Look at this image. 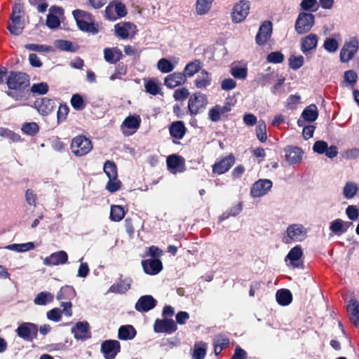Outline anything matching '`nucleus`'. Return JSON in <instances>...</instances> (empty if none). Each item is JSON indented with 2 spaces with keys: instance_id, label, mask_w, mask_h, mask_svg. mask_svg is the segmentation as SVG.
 <instances>
[{
  "instance_id": "f257e3e1",
  "label": "nucleus",
  "mask_w": 359,
  "mask_h": 359,
  "mask_svg": "<svg viewBox=\"0 0 359 359\" xmlns=\"http://www.w3.org/2000/svg\"><path fill=\"white\" fill-rule=\"evenodd\" d=\"M6 83L11 90L7 95L15 100H27L23 92L30 85L29 74L22 72L11 71L6 78Z\"/></svg>"
},
{
  "instance_id": "f03ea898",
  "label": "nucleus",
  "mask_w": 359,
  "mask_h": 359,
  "mask_svg": "<svg viewBox=\"0 0 359 359\" xmlns=\"http://www.w3.org/2000/svg\"><path fill=\"white\" fill-rule=\"evenodd\" d=\"M72 15L81 31L93 35L99 33L100 25L90 13L81 9H76L72 11Z\"/></svg>"
},
{
  "instance_id": "7ed1b4c3",
  "label": "nucleus",
  "mask_w": 359,
  "mask_h": 359,
  "mask_svg": "<svg viewBox=\"0 0 359 359\" xmlns=\"http://www.w3.org/2000/svg\"><path fill=\"white\" fill-rule=\"evenodd\" d=\"M25 14L23 6L21 4H15L12 7L11 20L12 24L8 25L7 29L11 34L19 35L23 29L22 17Z\"/></svg>"
},
{
  "instance_id": "20e7f679",
  "label": "nucleus",
  "mask_w": 359,
  "mask_h": 359,
  "mask_svg": "<svg viewBox=\"0 0 359 359\" xmlns=\"http://www.w3.org/2000/svg\"><path fill=\"white\" fill-rule=\"evenodd\" d=\"M93 147L92 141L82 135L74 137L70 145L72 154L77 157L86 156L93 149Z\"/></svg>"
},
{
  "instance_id": "39448f33",
  "label": "nucleus",
  "mask_w": 359,
  "mask_h": 359,
  "mask_svg": "<svg viewBox=\"0 0 359 359\" xmlns=\"http://www.w3.org/2000/svg\"><path fill=\"white\" fill-rule=\"evenodd\" d=\"M76 297V291L71 285H65L62 287L57 294V300H66L67 302H62L60 306L63 307V311L66 316L71 317L72 316V304L71 300Z\"/></svg>"
},
{
  "instance_id": "423d86ee",
  "label": "nucleus",
  "mask_w": 359,
  "mask_h": 359,
  "mask_svg": "<svg viewBox=\"0 0 359 359\" xmlns=\"http://www.w3.org/2000/svg\"><path fill=\"white\" fill-rule=\"evenodd\" d=\"M208 104V98L201 92L194 93L189 99L188 110L191 116L203 111Z\"/></svg>"
},
{
  "instance_id": "0eeeda50",
  "label": "nucleus",
  "mask_w": 359,
  "mask_h": 359,
  "mask_svg": "<svg viewBox=\"0 0 359 359\" xmlns=\"http://www.w3.org/2000/svg\"><path fill=\"white\" fill-rule=\"evenodd\" d=\"M359 49V41L355 37H351L348 41H345L341 49L339 58L341 62H348L351 60Z\"/></svg>"
},
{
  "instance_id": "6e6552de",
  "label": "nucleus",
  "mask_w": 359,
  "mask_h": 359,
  "mask_svg": "<svg viewBox=\"0 0 359 359\" xmlns=\"http://www.w3.org/2000/svg\"><path fill=\"white\" fill-rule=\"evenodd\" d=\"M315 23V16L312 13H299L295 22L294 28L299 34L309 32Z\"/></svg>"
},
{
  "instance_id": "1a4fd4ad",
  "label": "nucleus",
  "mask_w": 359,
  "mask_h": 359,
  "mask_svg": "<svg viewBox=\"0 0 359 359\" xmlns=\"http://www.w3.org/2000/svg\"><path fill=\"white\" fill-rule=\"evenodd\" d=\"M250 2L248 0H241L236 3L231 12V20L233 23H240L245 20L250 13Z\"/></svg>"
},
{
  "instance_id": "9d476101",
  "label": "nucleus",
  "mask_w": 359,
  "mask_h": 359,
  "mask_svg": "<svg viewBox=\"0 0 359 359\" xmlns=\"http://www.w3.org/2000/svg\"><path fill=\"white\" fill-rule=\"evenodd\" d=\"M38 326L32 323H22L16 329L17 335L27 341H32L37 337Z\"/></svg>"
},
{
  "instance_id": "9b49d317",
  "label": "nucleus",
  "mask_w": 359,
  "mask_h": 359,
  "mask_svg": "<svg viewBox=\"0 0 359 359\" xmlns=\"http://www.w3.org/2000/svg\"><path fill=\"white\" fill-rule=\"evenodd\" d=\"M177 323L172 318L156 319L154 331L156 333L172 334L177 330Z\"/></svg>"
},
{
  "instance_id": "f8f14e48",
  "label": "nucleus",
  "mask_w": 359,
  "mask_h": 359,
  "mask_svg": "<svg viewBox=\"0 0 359 359\" xmlns=\"http://www.w3.org/2000/svg\"><path fill=\"white\" fill-rule=\"evenodd\" d=\"M34 107L42 116H48L54 111L56 104L54 100L48 97L36 98Z\"/></svg>"
},
{
  "instance_id": "ddd939ff",
  "label": "nucleus",
  "mask_w": 359,
  "mask_h": 359,
  "mask_svg": "<svg viewBox=\"0 0 359 359\" xmlns=\"http://www.w3.org/2000/svg\"><path fill=\"white\" fill-rule=\"evenodd\" d=\"M235 161L234 155L229 154L228 156L221 158L213 164L212 172L218 175L224 174L234 165Z\"/></svg>"
},
{
  "instance_id": "4468645a",
  "label": "nucleus",
  "mask_w": 359,
  "mask_h": 359,
  "mask_svg": "<svg viewBox=\"0 0 359 359\" xmlns=\"http://www.w3.org/2000/svg\"><path fill=\"white\" fill-rule=\"evenodd\" d=\"M121 351V344L117 340H105L102 343L101 352L105 359H114Z\"/></svg>"
},
{
  "instance_id": "2eb2a0df",
  "label": "nucleus",
  "mask_w": 359,
  "mask_h": 359,
  "mask_svg": "<svg viewBox=\"0 0 359 359\" xmlns=\"http://www.w3.org/2000/svg\"><path fill=\"white\" fill-rule=\"evenodd\" d=\"M272 182L267 179H260L256 181L252 186L250 194L253 198H259L264 196L272 187Z\"/></svg>"
},
{
  "instance_id": "dca6fc26",
  "label": "nucleus",
  "mask_w": 359,
  "mask_h": 359,
  "mask_svg": "<svg viewBox=\"0 0 359 359\" xmlns=\"http://www.w3.org/2000/svg\"><path fill=\"white\" fill-rule=\"evenodd\" d=\"M141 118L140 116H129L125 118L121 124L123 133L129 136L133 135L140 128Z\"/></svg>"
},
{
  "instance_id": "f3484780",
  "label": "nucleus",
  "mask_w": 359,
  "mask_h": 359,
  "mask_svg": "<svg viewBox=\"0 0 359 359\" xmlns=\"http://www.w3.org/2000/svg\"><path fill=\"white\" fill-rule=\"evenodd\" d=\"M272 29V22L269 20L264 21L259 27L256 35V43L259 46L265 44L271 36Z\"/></svg>"
},
{
  "instance_id": "a211bd4d",
  "label": "nucleus",
  "mask_w": 359,
  "mask_h": 359,
  "mask_svg": "<svg viewBox=\"0 0 359 359\" xmlns=\"http://www.w3.org/2000/svg\"><path fill=\"white\" fill-rule=\"evenodd\" d=\"M142 266L144 273L151 276L158 274L163 269V264L159 259H143Z\"/></svg>"
},
{
  "instance_id": "6ab92c4d",
  "label": "nucleus",
  "mask_w": 359,
  "mask_h": 359,
  "mask_svg": "<svg viewBox=\"0 0 359 359\" xmlns=\"http://www.w3.org/2000/svg\"><path fill=\"white\" fill-rule=\"evenodd\" d=\"M288 238H285V243H289L290 240L302 241L306 236V231L303 226L299 224H291L287 229Z\"/></svg>"
},
{
  "instance_id": "aec40b11",
  "label": "nucleus",
  "mask_w": 359,
  "mask_h": 359,
  "mask_svg": "<svg viewBox=\"0 0 359 359\" xmlns=\"http://www.w3.org/2000/svg\"><path fill=\"white\" fill-rule=\"evenodd\" d=\"M157 304V301L151 295H143L139 298L135 308L140 312H147L153 309Z\"/></svg>"
},
{
  "instance_id": "412c9836",
  "label": "nucleus",
  "mask_w": 359,
  "mask_h": 359,
  "mask_svg": "<svg viewBox=\"0 0 359 359\" xmlns=\"http://www.w3.org/2000/svg\"><path fill=\"white\" fill-rule=\"evenodd\" d=\"M68 261V255L65 251L60 250L52 253L43 259V264L46 266H55L65 264Z\"/></svg>"
},
{
  "instance_id": "4be33fe9",
  "label": "nucleus",
  "mask_w": 359,
  "mask_h": 359,
  "mask_svg": "<svg viewBox=\"0 0 359 359\" xmlns=\"http://www.w3.org/2000/svg\"><path fill=\"white\" fill-rule=\"evenodd\" d=\"M166 163L168 168L173 172L184 171L185 166L184 158L177 154H172L167 157Z\"/></svg>"
},
{
  "instance_id": "5701e85b",
  "label": "nucleus",
  "mask_w": 359,
  "mask_h": 359,
  "mask_svg": "<svg viewBox=\"0 0 359 359\" xmlns=\"http://www.w3.org/2000/svg\"><path fill=\"white\" fill-rule=\"evenodd\" d=\"M318 37L316 34H310L302 38L301 40V50L307 55L311 50H315L317 47Z\"/></svg>"
},
{
  "instance_id": "b1692460",
  "label": "nucleus",
  "mask_w": 359,
  "mask_h": 359,
  "mask_svg": "<svg viewBox=\"0 0 359 359\" xmlns=\"http://www.w3.org/2000/svg\"><path fill=\"white\" fill-rule=\"evenodd\" d=\"M285 157L290 164H294L300 162L302 158L303 151L296 146H287L285 148Z\"/></svg>"
},
{
  "instance_id": "393cba45",
  "label": "nucleus",
  "mask_w": 359,
  "mask_h": 359,
  "mask_svg": "<svg viewBox=\"0 0 359 359\" xmlns=\"http://www.w3.org/2000/svg\"><path fill=\"white\" fill-rule=\"evenodd\" d=\"M303 255V251L300 245L292 248L286 256V259L290 261V264L294 268H304L303 262L299 261Z\"/></svg>"
},
{
  "instance_id": "a878e982",
  "label": "nucleus",
  "mask_w": 359,
  "mask_h": 359,
  "mask_svg": "<svg viewBox=\"0 0 359 359\" xmlns=\"http://www.w3.org/2000/svg\"><path fill=\"white\" fill-rule=\"evenodd\" d=\"M187 79L182 72H174L169 74L164 81L165 85L169 88H174L184 83Z\"/></svg>"
},
{
  "instance_id": "bb28decb",
  "label": "nucleus",
  "mask_w": 359,
  "mask_h": 359,
  "mask_svg": "<svg viewBox=\"0 0 359 359\" xmlns=\"http://www.w3.org/2000/svg\"><path fill=\"white\" fill-rule=\"evenodd\" d=\"M187 132V128L184 126V123L182 121H176L172 123L169 126V133L171 137L177 139L181 140L184 137Z\"/></svg>"
},
{
  "instance_id": "cd10ccee",
  "label": "nucleus",
  "mask_w": 359,
  "mask_h": 359,
  "mask_svg": "<svg viewBox=\"0 0 359 359\" xmlns=\"http://www.w3.org/2000/svg\"><path fill=\"white\" fill-rule=\"evenodd\" d=\"M347 311L352 323L359 328V302L352 299L348 302Z\"/></svg>"
},
{
  "instance_id": "c85d7f7f",
  "label": "nucleus",
  "mask_w": 359,
  "mask_h": 359,
  "mask_svg": "<svg viewBox=\"0 0 359 359\" xmlns=\"http://www.w3.org/2000/svg\"><path fill=\"white\" fill-rule=\"evenodd\" d=\"M72 332L76 339L82 340L86 339L90 337L88 335L89 332V324L87 322H79L72 329Z\"/></svg>"
},
{
  "instance_id": "c756f323",
  "label": "nucleus",
  "mask_w": 359,
  "mask_h": 359,
  "mask_svg": "<svg viewBox=\"0 0 359 359\" xmlns=\"http://www.w3.org/2000/svg\"><path fill=\"white\" fill-rule=\"evenodd\" d=\"M136 330L133 325H121L118 331V337L121 340H130L135 337Z\"/></svg>"
},
{
  "instance_id": "7c9ffc66",
  "label": "nucleus",
  "mask_w": 359,
  "mask_h": 359,
  "mask_svg": "<svg viewBox=\"0 0 359 359\" xmlns=\"http://www.w3.org/2000/svg\"><path fill=\"white\" fill-rule=\"evenodd\" d=\"M351 224V222H344L340 219H337L331 222L330 229L335 234L340 236L345 233Z\"/></svg>"
},
{
  "instance_id": "2f4dec72",
  "label": "nucleus",
  "mask_w": 359,
  "mask_h": 359,
  "mask_svg": "<svg viewBox=\"0 0 359 359\" xmlns=\"http://www.w3.org/2000/svg\"><path fill=\"white\" fill-rule=\"evenodd\" d=\"M277 302L281 306H287L292 301V294L287 289H280L276 292Z\"/></svg>"
},
{
  "instance_id": "473e14b6",
  "label": "nucleus",
  "mask_w": 359,
  "mask_h": 359,
  "mask_svg": "<svg viewBox=\"0 0 359 359\" xmlns=\"http://www.w3.org/2000/svg\"><path fill=\"white\" fill-rule=\"evenodd\" d=\"M302 116L306 121H315L318 117V110L317 106L314 104H311L306 107L303 110Z\"/></svg>"
},
{
  "instance_id": "72a5a7b5",
  "label": "nucleus",
  "mask_w": 359,
  "mask_h": 359,
  "mask_svg": "<svg viewBox=\"0 0 359 359\" xmlns=\"http://www.w3.org/2000/svg\"><path fill=\"white\" fill-rule=\"evenodd\" d=\"M211 81L210 74L203 69L201 72V75L195 79L194 83L198 88H205L211 84Z\"/></svg>"
},
{
  "instance_id": "f704fd0d",
  "label": "nucleus",
  "mask_w": 359,
  "mask_h": 359,
  "mask_svg": "<svg viewBox=\"0 0 359 359\" xmlns=\"http://www.w3.org/2000/svg\"><path fill=\"white\" fill-rule=\"evenodd\" d=\"M126 215L124 208L119 205H112L110 210V219L114 222L121 221Z\"/></svg>"
},
{
  "instance_id": "c9c22d12",
  "label": "nucleus",
  "mask_w": 359,
  "mask_h": 359,
  "mask_svg": "<svg viewBox=\"0 0 359 359\" xmlns=\"http://www.w3.org/2000/svg\"><path fill=\"white\" fill-rule=\"evenodd\" d=\"M103 170L109 179L118 177V169L113 161L107 160L103 166Z\"/></svg>"
},
{
  "instance_id": "e433bc0d",
  "label": "nucleus",
  "mask_w": 359,
  "mask_h": 359,
  "mask_svg": "<svg viewBox=\"0 0 359 359\" xmlns=\"http://www.w3.org/2000/svg\"><path fill=\"white\" fill-rule=\"evenodd\" d=\"M201 69V62L198 60H195L189 63H188L184 71V74L185 77H191L195 74L198 72Z\"/></svg>"
},
{
  "instance_id": "4c0bfd02",
  "label": "nucleus",
  "mask_w": 359,
  "mask_h": 359,
  "mask_svg": "<svg viewBox=\"0 0 359 359\" xmlns=\"http://www.w3.org/2000/svg\"><path fill=\"white\" fill-rule=\"evenodd\" d=\"M130 287V283L126 280H121L118 283L113 284L109 291L114 293H125Z\"/></svg>"
},
{
  "instance_id": "58836bf2",
  "label": "nucleus",
  "mask_w": 359,
  "mask_h": 359,
  "mask_svg": "<svg viewBox=\"0 0 359 359\" xmlns=\"http://www.w3.org/2000/svg\"><path fill=\"white\" fill-rule=\"evenodd\" d=\"M72 107L76 111H82L86 108V104L83 97L78 93L74 94L70 100Z\"/></svg>"
},
{
  "instance_id": "ea45409f",
  "label": "nucleus",
  "mask_w": 359,
  "mask_h": 359,
  "mask_svg": "<svg viewBox=\"0 0 359 359\" xmlns=\"http://www.w3.org/2000/svg\"><path fill=\"white\" fill-rule=\"evenodd\" d=\"M127 65L123 62H120L115 67L114 72L110 76L109 79L111 81L121 79L122 77L127 74Z\"/></svg>"
},
{
  "instance_id": "a19ab883",
  "label": "nucleus",
  "mask_w": 359,
  "mask_h": 359,
  "mask_svg": "<svg viewBox=\"0 0 359 359\" xmlns=\"http://www.w3.org/2000/svg\"><path fill=\"white\" fill-rule=\"evenodd\" d=\"M53 300V294L47 292H39L34 299V302L36 305H46L48 302Z\"/></svg>"
},
{
  "instance_id": "79ce46f5",
  "label": "nucleus",
  "mask_w": 359,
  "mask_h": 359,
  "mask_svg": "<svg viewBox=\"0 0 359 359\" xmlns=\"http://www.w3.org/2000/svg\"><path fill=\"white\" fill-rule=\"evenodd\" d=\"M49 86L46 82H41L39 83H34L30 88L29 90L34 95H43L48 92Z\"/></svg>"
},
{
  "instance_id": "37998d69",
  "label": "nucleus",
  "mask_w": 359,
  "mask_h": 359,
  "mask_svg": "<svg viewBox=\"0 0 359 359\" xmlns=\"http://www.w3.org/2000/svg\"><path fill=\"white\" fill-rule=\"evenodd\" d=\"M22 131L30 136H34L39 131V126L35 122L25 123L21 128Z\"/></svg>"
},
{
  "instance_id": "c03bdc74",
  "label": "nucleus",
  "mask_w": 359,
  "mask_h": 359,
  "mask_svg": "<svg viewBox=\"0 0 359 359\" xmlns=\"http://www.w3.org/2000/svg\"><path fill=\"white\" fill-rule=\"evenodd\" d=\"M256 135L257 139L262 142H264L267 140V134H266V128L265 122L262 120H260L258 122L257 126H256Z\"/></svg>"
},
{
  "instance_id": "a18cd8bd",
  "label": "nucleus",
  "mask_w": 359,
  "mask_h": 359,
  "mask_svg": "<svg viewBox=\"0 0 359 359\" xmlns=\"http://www.w3.org/2000/svg\"><path fill=\"white\" fill-rule=\"evenodd\" d=\"M10 250H15L19 252H23L34 249L35 245L32 242H28L21 244H12L7 247Z\"/></svg>"
},
{
  "instance_id": "49530a36",
  "label": "nucleus",
  "mask_w": 359,
  "mask_h": 359,
  "mask_svg": "<svg viewBox=\"0 0 359 359\" xmlns=\"http://www.w3.org/2000/svg\"><path fill=\"white\" fill-rule=\"evenodd\" d=\"M157 67L162 73H170L173 70L174 65L168 59L161 58L157 63Z\"/></svg>"
},
{
  "instance_id": "de8ad7c7",
  "label": "nucleus",
  "mask_w": 359,
  "mask_h": 359,
  "mask_svg": "<svg viewBox=\"0 0 359 359\" xmlns=\"http://www.w3.org/2000/svg\"><path fill=\"white\" fill-rule=\"evenodd\" d=\"M358 190V186L353 182H347L344 187L343 194L345 198H352Z\"/></svg>"
},
{
  "instance_id": "09e8293b",
  "label": "nucleus",
  "mask_w": 359,
  "mask_h": 359,
  "mask_svg": "<svg viewBox=\"0 0 359 359\" xmlns=\"http://www.w3.org/2000/svg\"><path fill=\"white\" fill-rule=\"evenodd\" d=\"M57 47L65 51L76 52L77 50V46H74L72 41L67 40L57 41Z\"/></svg>"
},
{
  "instance_id": "8fccbe9b",
  "label": "nucleus",
  "mask_w": 359,
  "mask_h": 359,
  "mask_svg": "<svg viewBox=\"0 0 359 359\" xmlns=\"http://www.w3.org/2000/svg\"><path fill=\"white\" fill-rule=\"evenodd\" d=\"M0 136L8 138L13 142H20L21 140V137L18 134L1 127H0Z\"/></svg>"
},
{
  "instance_id": "3c124183",
  "label": "nucleus",
  "mask_w": 359,
  "mask_h": 359,
  "mask_svg": "<svg viewBox=\"0 0 359 359\" xmlns=\"http://www.w3.org/2000/svg\"><path fill=\"white\" fill-rule=\"evenodd\" d=\"M144 88L146 92L152 95H156L160 91L159 86L152 79H149L145 82Z\"/></svg>"
},
{
  "instance_id": "603ef678",
  "label": "nucleus",
  "mask_w": 359,
  "mask_h": 359,
  "mask_svg": "<svg viewBox=\"0 0 359 359\" xmlns=\"http://www.w3.org/2000/svg\"><path fill=\"white\" fill-rule=\"evenodd\" d=\"M231 75L238 79H245L248 76V69L246 67H233L231 69Z\"/></svg>"
},
{
  "instance_id": "864d4df0",
  "label": "nucleus",
  "mask_w": 359,
  "mask_h": 359,
  "mask_svg": "<svg viewBox=\"0 0 359 359\" xmlns=\"http://www.w3.org/2000/svg\"><path fill=\"white\" fill-rule=\"evenodd\" d=\"M211 5L210 2L197 0L196 3V11L197 14L202 15L207 13L210 11Z\"/></svg>"
},
{
  "instance_id": "5fc2aeb1",
  "label": "nucleus",
  "mask_w": 359,
  "mask_h": 359,
  "mask_svg": "<svg viewBox=\"0 0 359 359\" xmlns=\"http://www.w3.org/2000/svg\"><path fill=\"white\" fill-rule=\"evenodd\" d=\"M122 186L121 182L117 178L109 179L108 182L106 184V189L110 193H114L118 191Z\"/></svg>"
},
{
  "instance_id": "6e6d98bb",
  "label": "nucleus",
  "mask_w": 359,
  "mask_h": 359,
  "mask_svg": "<svg viewBox=\"0 0 359 359\" xmlns=\"http://www.w3.org/2000/svg\"><path fill=\"white\" fill-rule=\"evenodd\" d=\"M323 47L329 53H334L338 49L339 43L334 38H327L324 41Z\"/></svg>"
},
{
  "instance_id": "4d7b16f0",
  "label": "nucleus",
  "mask_w": 359,
  "mask_h": 359,
  "mask_svg": "<svg viewBox=\"0 0 359 359\" xmlns=\"http://www.w3.org/2000/svg\"><path fill=\"white\" fill-rule=\"evenodd\" d=\"M266 60L270 63H282L284 60V55L280 51L271 52L267 55Z\"/></svg>"
},
{
  "instance_id": "13d9d810",
  "label": "nucleus",
  "mask_w": 359,
  "mask_h": 359,
  "mask_svg": "<svg viewBox=\"0 0 359 359\" xmlns=\"http://www.w3.org/2000/svg\"><path fill=\"white\" fill-rule=\"evenodd\" d=\"M304 59L302 55L294 56L292 55L289 58V66L291 69L297 70L299 69L304 65Z\"/></svg>"
},
{
  "instance_id": "bf43d9fd",
  "label": "nucleus",
  "mask_w": 359,
  "mask_h": 359,
  "mask_svg": "<svg viewBox=\"0 0 359 359\" xmlns=\"http://www.w3.org/2000/svg\"><path fill=\"white\" fill-rule=\"evenodd\" d=\"M114 3V9L116 12V16L118 18H123L127 15L126 8L124 4L118 1H112Z\"/></svg>"
},
{
  "instance_id": "052dcab7",
  "label": "nucleus",
  "mask_w": 359,
  "mask_h": 359,
  "mask_svg": "<svg viewBox=\"0 0 359 359\" xmlns=\"http://www.w3.org/2000/svg\"><path fill=\"white\" fill-rule=\"evenodd\" d=\"M189 96V90L187 88H180L175 90L173 97L176 101H184Z\"/></svg>"
},
{
  "instance_id": "680f3d73",
  "label": "nucleus",
  "mask_w": 359,
  "mask_h": 359,
  "mask_svg": "<svg viewBox=\"0 0 359 359\" xmlns=\"http://www.w3.org/2000/svg\"><path fill=\"white\" fill-rule=\"evenodd\" d=\"M69 111V108L67 104H60L57 111V121H64L67 118Z\"/></svg>"
},
{
  "instance_id": "e2e57ef3",
  "label": "nucleus",
  "mask_w": 359,
  "mask_h": 359,
  "mask_svg": "<svg viewBox=\"0 0 359 359\" xmlns=\"http://www.w3.org/2000/svg\"><path fill=\"white\" fill-rule=\"evenodd\" d=\"M46 24L49 28L55 29L60 25V21L59 18L55 15L48 13L47 15Z\"/></svg>"
},
{
  "instance_id": "0e129e2a",
  "label": "nucleus",
  "mask_w": 359,
  "mask_h": 359,
  "mask_svg": "<svg viewBox=\"0 0 359 359\" xmlns=\"http://www.w3.org/2000/svg\"><path fill=\"white\" fill-rule=\"evenodd\" d=\"M328 144L324 140L316 141L313 146V151L318 154H324L327 151Z\"/></svg>"
},
{
  "instance_id": "69168bd1",
  "label": "nucleus",
  "mask_w": 359,
  "mask_h": 359,
  "mask_svg": "<svg viewBox=\"0 0 359 359\" xmlns=\"http://www.w3.org/2000/svg\"><path fill=\"white\" fill-rule=\"evenodd\" d=\"M62 313H64L63 309L60 310L58 308H54L47 312V318L50 320L58 322L62 318Z\"/></svg>"
},
{
  "instance_id": "338daca9",
  "label": "nucleus",
  "mask_w": 359,
  "mask_h": 359,
  "mask_svg": "<svg viewBox=\"0 0 359 359\" xmlns=\"http://www.w3.org/2000/svg\"><path fill=\"white\" fill-rule=\"evenodd\" d=\"M206 355V344H203L202 346L197 347L195 346L193 358L194 359H204Z\"/></svg>"
},
{
  "instance_id": "774afa93",
  "label": "nucleus",
  "mask_w": 359,
  "mask_h": 359,
  "mask_svg": "<svg viewBox=\"0 0 359 359\" xmlns=\"http://www.w3.org/2000/svg\"><path fill=\"white\" fill-rule=\"evenodd\" d=\"M358 80L357 73L354 70H348L344 72V81L353 86Z\"/></svg>"
}]
</instances>
